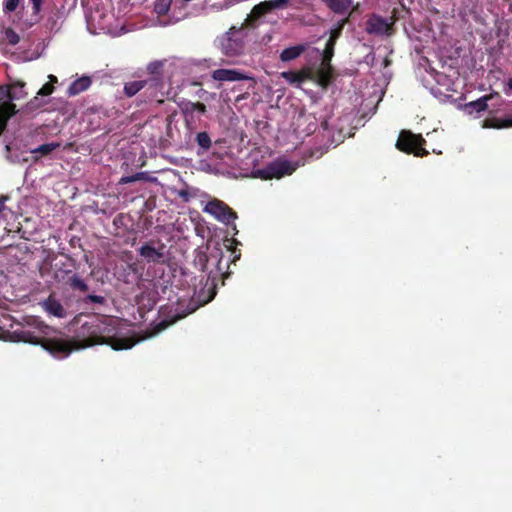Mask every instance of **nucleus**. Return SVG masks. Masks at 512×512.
<instances>
[{
    "mask_svg": "<svg viewBox=\"0 0 512 512\" xmlns=\"http://www.w3.org/2000/svg\"><path fill=\"white\" fill-rule=\"evenodd\" d=\"M114 328L105 325L100 320L86 322L80 326L78 337L80 340H67L58 337L41 338L25 327L16 328L11 333V339L15 342H24L32 345H41L55 357H68L71 352L79 348L95 345H109L114 350L132 348L135 341L128 337L113 336Z\"/></svg>",
    "mask_w": 512,
    "mask_h": 512,
    "instance_id": "1",
    "label": "nucleus"
},
{
    "mask_svg": "<svg viewBox=\"0 0 512 512\" xmlns=\"http://www.w3.org/2000/svg\"><path fill=\"white\" fill-rule=\"evenodd\" d=\"M243 26H231L225 35L219 38L220 50L228 57L239 56L245 50Z\"/></svg>",
    "mask_w": 512,
    "mask_h": 512,
    "instance_id": "2",
    "label": "nucleus"
},
{
    "mask_svg": "<svg viewBox=\"0 0 512 512\" xmlns=\"http://www.w3.org/2000/svg\"><path fill=\"white\" fill-rule=\"evenodd\" d=\"M426 142L421 134L412 133L410 130H403L399 132L395 146L397 150L406 154L424 157L429 154V151L424 148Z\"/></svg>",
    "mask_w": 512,
    "mask_h": 512,
    "instance_id": "3",
    "label": "nucleus"
},
{
    "mask_svg": "<svg viewBox=\"0 0 512 512\" xmlns=\"http://www.w3.org/2000/svg\"><path fill=\"white\" fill-rule=\"evenodd\" d=\"M203 212L211 214L218 222L226 225L235 222L237 219V213L223 201L216 198L206 202Z\"/></svg>",
    "mask_w": 512,
    "mask_h": 512,
    "instance_id": "4",
    "label": "nucleus"
},
{
    "mask_svg": "<svg viewBox=\"0 0 512 512\" xmlns=\"http://www.w3.org/2000/svg\"><path fill=\"white\" fill-rule=\"evenodd\" d=\"M138 255L145 259L147 263L164 264L165 245L159 240H149L139 247Z\"/></svg>",
    "mask_w": 512,
    "mask_h": 512,
    "instance_id": "5",
    "label": "nucleus"
},
{
    "mask_svg": "<svg viewBox=\"0 0 512 512\" xmlns=\"http://www.w3.org/2000/svg\"><path fill=\"white\" fill-rule=\"evenodd\" d=\"M294 169L291 164L286 161H273L262 170H258L260 177L264 180L273 178L279 179L284 175L292 174Z\"/></svg>",
    "mask_w": 512,
    "mask_h": 512,
    "instance_id": "6",
    "label": "nucleus"
},
{
    "mask_svg": "<svg viewBox=\"0 0 512 512\" xmlns=\"http://www.w3.org/2000/svg\"><path fill=\"white\" fill-rule=\"evenodd\" d=\"M145 88L143 89L142 96L145 97V102L147 101H157V103H163V89H164V80H160L158 78H145Z\"/></svg>",
    "mask_w": 512,
    "mask_h": 512,
    "instance_id": "7",
    "label": "nucleus"
},
{
    "mask_svg": "<svg viewBox=\"0 0 512 512\" xmlns=\"http://www.w3.org/2000/svg\"><path fill=\"white\" fill-rule=\"evenodd\" d=\"M395 23V18H392V22H387L382 16L373 15L366 21V32L369 34L384 35L390 34L391 27Z\"/></svg>",
    "mask_w": 512,
    "mask_h": 512,
    "instance_id": "8",
    "label": "nucleus"
},
{
    "mask_svg": "<svg viewBox=\"0 0 512 512\" xmlns=\"http://www.w3.org/2000/svg\"><path fill=\"white\" fill-rule=\"evenodd\" d=\"M3 87H0V135L5 131L9 120L17 113L15 104L3 101Z\"/></svg>",
    "mask_w": 512,
    "mask_h": 512,
    "instance_id": "9",
    "label": "nucleus"
},
{
    "mask_svg": "<svg viewBox=\"0 0 512 512\" xmlns=\"http://www.w3.org/2000/svg\"><path fill=\"white\" fill-rule=\"evenodd\" d=\"M212 78L217 81H239L248 79L246 75L237 69L219 68L213 71Z\"/></svg>",
    "mask_w": 512,
    "mask_h": 512,
    "instance_id": "10",
    "label": "nucleus"
},
{
    "mask_svg": "<svg viewBox=\"0 0 512 512\" xmlns=\"http://www.w3.org/2000/svg\"><path fill=\"white\" fill-rule=\"evenodd\" d=\"M282 78L290 84L299 85L306 80L313 79V73L310 69L304 68L299 71L288 70L281 74Z\"/></svg>",
    "mask_w": 512,
    "mask_h": 512,
    "instance_id": "11",
    "label": "nucleus"
},
{
    "mask_svg": "<svg viewBox=\"0 0 512 512\" xmlns=\"http://www.w3.org/2000/svg\"><path fill=\"white\" fill-rule=\"evenodd\" d=\"M45 311L54 317L64 318L67 317V312L64 306L59 302L58 299L50 294L43 303Z\"/></svg>",
    "mask_w": 512,
    "mask_h": 512,
    "instance_id": "12",
    "label": "nucleus"
},
{
    "mask_svg": "<svg viewBox=\"0 0 512 512\" xmlns=\"http://www.w3.org/2000/svg\"><path fill=\"white\" fill-rule=\"evenodd\" d=\"M24 86L25 84L23 82H16L9 88L3 87V100L8 99L5 102L12 103L13 100L23 99L26 96Z\"/></svg>",
    "mask_w": 512,
    "mask_h": 512,
    "instance_id": "13",
    "label": "nucleus"
},
{
    "mask_svg": "<svg viewBox=\"0 0 512 512\" xmlns=\"http://www.w3.org/2000/svg\"><path fill=\"white\" fill-rule=\"evenodd\" d=\"M92 83V80L89 76H82L80 78H77L75 81H72L70 84L67 94L68 96H77L81 92L87 90L90 88Z\"/></svg>",
    "mask_w": 512,
    "mask_h": 512,
    "instance_id": "14",
    "label": "nucleus"
},
{
    "mask_svg": "<svg viewBox=\"0 0 512 512\" xmlns=\"http://www.w3.org/2000/svg\"><path fill=\"white\" fill-rule=\"evenodd\" d=\"M495 96L493 94H488L482 98H477L474 101L468 102L464 105V109L468 113H473L474 111L479 113L486 111L488 108V101H490Z\"/></svg>",
    "mask_w": 512,
    "mask_h": 512,
    "instance_id": "15",
    "label": "nucleus"
},
{
    "mask_svg": "<svg viewBox=\"0 0 512 512\" xmlns=\"http://www.w3.org/2000/svg\"><path fill=\"white\" fill-rule=\"evenodd\" d=\"M167 64L166 59L154 60L148 63L146 71L148 74L147 79H160L163 80L164 66Z\"/></svg>",
    "mask_w": 512,
    "mask_h": 512,
    "instance_id": "16",
    "label": "nucleus"
},
{
    "mask_svg": "<svg viewBox=\"0 0 512 512\" xmlns=\"http://www.w3.org/2000/svg\"><path fill=\"white\" fill-rule=\"evenodd\" d=\"M307 49V46L305 44L296 45L290 48L283 49L280 54V59L283 62L291 61L293 59H297L299 56H301L305 50Z\"/></svg>",
    "mask_w": 512,
    "mask_h": 512,
    "instance_id": "17",
    "label": "nucleus"
},
{
    "mask_svg": "<svg viewBox=\"0 0 512 512\" xmlns=\"http://www.w3.org/2000/svg\"><path fill=\"white\" fill-rule=\"evenodd\" d=\"M145 84V78L126 82L123 88L124 95L128 98L134 97L145 88Z\"/></svg>",
    "mask_w": 512,
    "mask_h": 512,
    "instance_id": "18",
    "label": "nucleus"
},
{
    "mask_svg": "<svg viewBox=\"0 0 512 512\" xmlns=\"http://www.w3.org/2000/svg\"><path fill=\"white\" fill-rule=\"evenodd\" d=\"M332 12L343 14L352 6V0H321Z\"/></svg>",
    "mask_w": 512,
    "mask_h": 512,
    "instance_id": "19",
    "label": "nucleus"
},
{
    "mask_svg": "<svg viewBox=\"0 0 512 512\" xmlns=\"http://www.w3.org/2000/svg\"><path fill=\"white\" fill-rule=\"evenodd\" d=\"M318 83L322 87H327L333 76V68L331 64L329 66H321V69L318 70Z\"/></svg>",
    "mask_w": 512,
    "mask_h": 512,
    "instance_id": "20",
    "label": "nucleus"
},
{
    "mask_svg": "<svg viewBox=\"0 0 512 512\" xmlns=\"http://www.w3.org/2000/svg\"><path fill=\"white\" fill-rule=\"evenodd\" d=\"M272 7L269 5L267 1H263L255 6H253L251 10V17L253 19H258L263 17L264 15H267L272 11Z\"/></svg>",
    "mask_w": 512,
    "mask_h": 512,
    "instance_id": "21",
    "label": "nucleus"
},
{
    "mask_svg": "<svg viewBox=\"0 0 512 512\" xmlns=\"http://www.w3.org/2000/svg\"><path fill=\"white\" fill-rule=\"evenodd\" d=\"M336 42L327 41L324 52H322L321 66H329L331 59L335 55Z\"/></svg>",
    "mask_w": 512,
    "mask_h": 512,
    "instance_id": "22",
    "label": "nucleus"
},
{
    "mask_svg": "<svg viewBox=\"0 0 512 512\" xmlns=\"http://www.w3.org/2000/svg\"><path fill=\"white\" fill-rule=\"evenodd\" d=\"M484 128L502 129L512 127V119L500 120L496 118L484 120Z\"/></svg>",
    "mask_w": 512,
    "mask_h": 512,
    "instance_id": "23",
    "label": "nucleus"
},
{
    "mask_svg": "<svg viewBox=\"0 0 512 512\" xmlns=\"http://www.w3.org/2000/svg\"><path fill=\"white\" fill-rule=\"evenodd\" d=\"M348 22H349V17L341 19L337 23L336 27H334L333 29L330 30V36H329L328 41L337 43V40L340 38V36L342 34V30H343L344 26H346Z\"/></svg>",
    "mask_w": 512,
    "mask_h": 512,
    "instance_id": "24",
    "label": "nucleus"
},
{
    "mask_svg": "<svg viewBox=\"0 0 512 512\" xmlns=\"http://www.w3.org/2000/svg\"><path fill=\"white\" fill-rule=\"evenodd\" d=\"M68 284L71 288L79 290L80 292H87L89 289L88 284H86L78 274L70 276Z\"/></svg>",
    "mask_w": 512,
    "mask_h": 512,
    "instance_id": "25",
    "label": "nucleus"
},
{
    "mask_svg": "<svg viewBox=\"0 0 512 512\" xmlns=\"http://www.w3.org/2000/svg\"><path fill=\"white\" fill-rule=\"evenodd\" d=\"M196 142L200 148L204 151H207L212 146L211 137L208 135L206 131L198 132L196 134Z\"/></svg>",
    "mask_w": 512,
    "mask_h": 512,
    "instance_id": "26",
    "label": "nucleus"
},
{
    "mask_svg": "<svg viewBox=\"0 0 512 512\" xmlns=\"http://www.w3.org/2000/svg\"><path fill=\"white\" fill-rule=\"evenodd\" d=\"M172 0H156L154 4V10L159 16H163L168 13Z\"/></svg>",
    "mask_w": 512,
    "mask_h": 512,
    "instance_id": "27",
    "label": "nucleus"
},
{
    "mask_svg": "<svg viewBox=\"0 0 512 512\" xmlns=\"http://www.w3.org/2000/svg\"><path fill=\"white\" fill-rule=\"evenodd\" d=\"M67 257V260L71 263L69 265H67L66 263H62L59 267V269H57L56 273H55V277L57 279H60V278H63L65 275H68L71 273V268L69 267H73V265H75V262L72 260V258L70 256H66Z\"/></svg>",
    "mask_w": 512,
    "mask_h": 512,
    "instance_id": "28",
    "label": "nucleus"
},
{
    "mask_svg": "<svg viewBox=\"0 0 512 512\" xmlns=\"http://www.w3.org/2000/svg\"><path fill=\"white\" fill-rule=\"evenodd\" d=\"M59 146H60V144L55 143V142L45 143V144H42L41 146H38V148L35 149L33 152L39 153L40 155L45 156V155H48L49 153H51L52 151H54Z\"/></svg>",
    "mask_w": 512,
    "mask_h": 512,
    "instance_id": "29",
    "label": "nucleus"
},
{
    "mask_svg": "<svg viewBox=\"0 0 512 512\" xmlns=\"http://www.w3.org/2000/svg\"><path fill=\"white\" fill-rule=\"evenodd\" d=\"M185 111L197 112L200 114L206 113V106L202 102H189L185 106Z\"/></svg>",
    "mask_w": 512,
    "mask_h": 512,
    "instance_id": "30",
    "label": "nucleus"
},
{
    "mask_svg": "<svg viewBox=\"0 0 512 512\" xmlns=\"http://www.w3.org/2000/svg\"><path fill=\"white\" fill-rule=\"evenodd\" d=\"M145 180V172H137L134 175L123 176L120 180L121 184L134 183L137 181Z\"/></svg>",
    "mask_w": 512,
    "mask_h": 512,
    "instance_id": "31",
    "label": "nucleus"
},
{
    "mask_svg": "<svg viewBox=\"0 0 512 512\" xmlns=\"http://www.w3.org/2000/svg\"><path fill=\"white\" fill-rule=\"evenodd\" d=\"M5 39L8 40L9 44L14 46L20 42L19 34L14 31L12 28H8L5 30Z\"/></svg>",
    "mask_w": 512,
    "mask_h": 512,
    "instance_id": "32",
    "label": "nucleus"
},
{
    "mask_svg": "<svg viewBox=\"0 0 512 512\" xmlns=\"http://www.w3.org/2000/svg\"><path fill=\"white\" fill-rule=\"evenodd\" d=\"M84 303H95L99 305H103L105 302V298L102 295L96 294H88L86 298H84Z\"/></svg>",
    "mask_w": 512,
    "mask_h": 512,
    "instance_id": "33",
    "label": "nucleus"
},
{
    "mask_svg": "<svg viewBox=\"0 0 512 512\" xmlns=\"http://www.w3.org/2000/svg\"><path fill=\"white\" fill-rule=\"evenodd\" d=\"M54 85L51 83H46L43 85V87L38 90L37 94L40 96H49L54 92Z\"/></svg>",
    "mask_w": 512,
    "mask_h": 512,
    "instance_id": "34",
    "label": "nucleus"
},
{
    "mask_svg": "<svg viewBox=\"0 0 512 512\" xmlns=\"http://www.w3.org/2000/svg\"><path fill=\"white\" fill-rule=\"evenodd\" d=\"M20 0H8L4 4V12L10 13L15 11L17 7H19Z\"/></svg>",
    "mask_w": 512,
    "mask_h": 512,
    "instance_id": "35",
    "label": "nucleus"
},
{
    "mask_svg": "<svg viewBox=\"0 0 512 512\" xmlns=\"http://www.w3.org/2000/svg\"><path fill=\"white\" fill-rule=\"evenodd\" d=\"M207 293H208V295H207L206 299H204L203 304H207L208 302H211L216 295V285L214 284V281L212 282L211 286L208 287Z\"/></svg>",
    "mask_w": 512,
    "mask_h": 512,
    "instance_id": "36",
    "label": "nucleus"
},
{
    "mask_svg": "<svg viewBox=\"0 0 512 512\" xmlns=\"http://www.w3.org/2000/svg\"><path fill=\"white\" fill-rule=\"evenodd\" d=\"M288 1L289 0H266V2L269 3L273 10L286 6Z\"/></svg>",
    "mask_w": 512,
    "mask_h": 512,
    "instance_id": "37",
    "label": "nucleus"
},
{
    "mask_svg": "<svg viewBox=\"0 0 512 512\" xmlns=\"http://www.w3.org/2000/svg\"><path fill=\"white\" fill-rule=\"evenodd\" d=\"M33 5V14L38 15L41 12V5L44 0H30Z\"/></svg>",
    "mask_w": 512,
    "mask_h": 512,
    "instance_id": "38",
    "label": "nucleus"
},
{
    "mask_svg": "<svg viewBox=\"0 0 512 512\" xmlns=\"http://www.w3.org/2000/svg\"><path fill=\"white\" fill-rule=\"evenodd\" d=\"M216 266H217V271H218V273L223 274V275H225V276H227V275H228V273H227V272H224L225 267L223 266V264H221V258L218 260V262H217V265H216Z\"/></svg>",
    "mask_w": 512,
    "mask_h": 512,
    "instance_id": "39",
    "label": "nucleus"
},
{
    "mask_svg": "<svg viewBox=\"0 0 512 512\" xmlns=\"http://www.w3.org/2000/svg\"><path fill=\"white\" fill-rule=\"evenodd\" d=\"M9 198L5 195H1L0 196V213L3 212L4 210V203L6 202V200H8Z\"/></svg>",
    "mask_w": 512,
    "mask_h": 512,
    "instance_id": "40",
    "label": "nucleus"
},
{
    "mask_svg": "<svg viewBox=\"0 0 512 512\" xmlns=\"http://www.w3.org/2000/svg\"><path fill=\"white\" fill-rule=\"evenodd\" d=\"M48 79H49V82H48V83H51V84H53V85H54L55 83H57V81H58L57 77H56V76H54V75H49V76H48Z\"/></svg>",
    "mask_w": 512,
    "mask_h": 512,
    "instance_id": "41",
    "label": "nucleus"
},
{
    "mask_svg": "<svg viewBox=\"0 0 512 512\" xmlns=\"http://www.w3.org/2000/svg\"><path fill=\"white\" fill-rule=\"evenodd\" d=\"M219 255H221V252L218 250V251L216 252V254H211L210 256H208V257H207V259H206V260H207V261H209V260H211L212 258H215V259H216Z\"/></svg>",
    "mask_w": 512,
    "mask_h": 512,
    "instance_id": "42",
    "label": "nucleus"
},
{
    "mask_svg": "<svg viewBox=\"0 0 512 512\" xmlns=\"http://www.w3.org/2000/svg\"><path fill=\"white\" fill-rule=\"evenodd\" d=\"M168 325H169V323H168V322H166V321L161 322V323L159 324V330L167 328V327H168Z\"/></svg>",
    "mask_w": 512,
    "mask_h": 512,
    "instance_id": "43",
    "label": "nucleus"
},
{
    "mask_svg": "<svg viewBox=\"0 0 512 512\" xmlns=\"http://www.w3.org/2000/svg\"><path fill=\"white\" fill-rule=\"evenodd\" d=\"M508 87L509 89H512V78H510L508 81Z\"/></svg>",
    "mask_w": 512,
    "mask_h": 512,
    "instance_id": "44",
    "label": "nucleus"
},
{
    "mask_svg": "<svg viewBox=\"0 0 512 512\" xmlns=\"http://www.w3.org/2000/svg\"><path fill=\"white\" fill-rule=\"evenodd\" d=\"M239 257H240V254L235 255V256H234V259H232V262H235L236 260H238V259H239Z\"/></svg>",
    "mask_w": 512,
    "mask_h": 512,
    "instance_id": "45",
    "label": "nucleus"
},
{
    "mask_svg": "<svg viewBox=\"0 0 512 512\" xmlns=\"http://www.w3.org/2000/svg\"><path fill=\"white\" fill-rule=\"evenodd\" d=\"M184 1L188 2V1H191V0H184Z\"/></svg>",
    "mask_w": 512,
    "mask_h": 512,
    "instance_id": "46",
    "label": "nucleus"
}]
</instances>
